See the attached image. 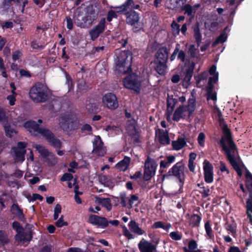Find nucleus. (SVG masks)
Here are the masks:
<instances>
[{
	"label": "nucleus",
	"mask_w": 252,
	"mask_h": 252,
	"mask_svg": "<svg viewBox=\"0 0 252 252\" xmlns=\"http://www.w3.org/2000/svg\"><path fill=\"white\" fill-rule=\"evenodd\" d=\"M223 135L220 141L222 150L226 156L227 159L238 175L241 176L242 172L239 165L241 158L238 154L237 146L232 140L231 133L226 125L223 126Z\"/></svg>",
	"instance_id": "f257e3e1"
},
{
	"label": "nucleus",
	"mask_w": 252,
	"mask_h": 252,
	"mask_svg": "<svg viewBox=\"0 0 252 252\" xmlns=\"http://www.w3.org/2000/svg\"><path fill=\"white\" fill-rule=\"evenodd\" d=\"M24 127L32 135L41 134L48 142L55 148H60L61 142L54 137L53 134L48 129L40 127L34 121H28L24 124Z\"/></svg>",
	"instance_id": "f03ea898"
},
{
	"label": "nucleus",
	"mask_w": 252,
	"mask_h": 252,
	"mask_svg": "<svg viewBox=\"0 0 252 252\" xmlns=\"http://www.w3.org/2000/svg\"><path fill=\"white\" fill-rule=\"evenodd\" d=\"M132 55L130 52L122 51L117 57L116 61L115 69L119 72L124 74L129 73L131 71V63L132 61Z\"/></svg>",
	"instance_id": "7ed1b4c3"
},
{
	"label": "nucleus",
	"mask_w": 252,
	"mask_h": 252,
	"mask_svg": "<svg viewBox=\"0 0 252 252\" xmlns=\"http://www.w3.org/2000/svg\"><path fill=\"white\" fill-rule=\"evenodd\" d=\"M29 95L35 102H43L48 98V89L41 83L35 84L30 90Z\"/></svg>",
	"instance_id": "20e7f679"
},
{
	"label": "nucleus",
	"mask_w": 252,
	"mask_h": 252,
	"mask_svg": "<svg viewBox=\"0 0 252 252\" xmlns=\"http://www.w3.org/2000/svg\"><path fill=\"white\" fill-rule=\"evenodd\" d=\"M59 124L63 130H67L69 127H73L72 125H74L75 128L78 124V118L76 115L73 113H67L61 117Z\"/></svg>",
	"instance_id": "39448f33"
},
{
	"label": "nucleus",
	"mask_w": 252,
	"mask_h": 252,
	"mask_svg": "<svg viewBox=\"0 0 252 252\" xmlns=\"http://www.w3.org/2000/svg\"><path fill=\"white\" fill-rule=\"evenodd\" d=\"M123 84L126 88L133 90L136 92L140 91L141 82L139 77L135 74L126 77L124 79Z\"/></svg>",
	"instance_id": "423d86ee"
},
{
	"label": "nucleus",
	"mask_w": 252,
	"mask_h": 252,
	"mask_svg": "<svg viewBox=\"0 0 252 252\" xmlns=\"http://www.w3.org/2000/svg\"><path fill=\"white\" fill-rule=\"evenodd\" d=\"M157 164L152 158L148 157L144 165V178L145 180H150L155 175Z\"/></svg>",
	"instance_id": "0eeeda50"
},
{
	"label": "nucleus",
	"mask_w": 252,
	"mask_h": 252,
	"mask_svg": "<svg viewBox=\"0 0 252 252\" xmlns=\"http://www.w3.org/2000/svg\"><path fill=\"white\" fill-rule=\"evenodd\" d=\"M106 28V20L104 18H102L99 23L91 29L89 32L91 39L92 41L96 40L98 37L102 33Z\"/></svg>",
	"instance_id": "6e6552de"
},
{
	"label": "nucleus",
	"mask_w": 252,
	"mask_h": 252,
	"mask_svg": "<svg viewBox=\"0 0 252 252\" xmlns=\"http://www.w3.org/2000/svg\"><path fill=\"white\" fill-rule=\"evenodd\" d=\"M184 171L185 166L182 162H178L174 165V177L179 186V191H180L184 183Z\"/></svg>",
	"instance_id": "1a4fd4ad"
},
{
	"label": "nucleus",
	"mask_w": 252,
	"mask_h": 252,
	"mask_svg": "<svg viewBox=\"0 0 252 252\" xmlns=\"http://www.w3.org/2000/svg\"><path fill=\"white\" fill-rule=\"evenodd\" d=\"M27 146L26 142H19L17 147L12 148V153L14 154L15 160L17 162H23L25 160L26 150L24 149Z\"/></svg>",
	"instance_id": "9d476101"
},
{
	"label": "nucleus",
	"mask_w": 252,
	"mask_h": 252,
	"mask_svg": "<svg viewBox=\"0 0 252 252\" xmlns=\"http://www.w3.org/2000/svg\"><path fill=\"white\" fill-rule=\"evenodd\" d=\"M103 104L108 108L115 109L118 106V102L115 94L112 93L105 94L102 98Z\"/></svg>",
	"instance_id": "9b49d317"
},
{
	"label": "nucleus",
	"mask_w": 252,
	"mask_h": 252,
	"mask_svg": "<svg viewBox=\"0 0 252 252\" xmlns=\"http://www.w3.org/2000/svg\"><path fill=\"white\" fill-rule=\"evenodd\" d=\"M92 154L95 156L102 157L106 154V149L99 136L95 137L93 142V150Z\"/></svg>",
	"instance_id": "f8f14e48"
},
{
	"label": "nucleus",
	"mask_w": 252,
	"mask_h": 252,
	"mask_svg": "<svg viewBox=\"0 0 252 252\" xmlns=\"http://www.w3.org/2000/svg\"><path fill=\"white\" fill-rule=\"evenodd\" d=\"M140 252H156V246L142 238L138 244Z\"/></svg>",
	"instance_id": "ddd939ff"
},
{
	"label": "nucleus",
	"mask_w": 252,
	"mask_h": 252,
	"mask_svg": "<svg viewBox=\"0 0 252 252\" xmlns=\"http://www.w3.org/2000/svg\"><path fill=\"white\" fill-rule=\"evenodd\" d=\"M89 222L97 225L100 228H105L108 225V221L104 217H99L96 215H91L89 219Z\"/></svg>",
	"instance_id": "4468645a"
},
{
	"label": "nucleus",
	"mask_w": 252,
	"mask_h": 252,
	"mask_svg": "<svg viewBox=\"0 0 252 252\" xmlns=\"http://www.w3.org/2000/svg\"><path fill=\"white\" fill-rule=\"evenodd\" d=\"M203 165L205 180L207 183H211L213 181V167L207 160H204Z\"/></svg>",
	"instance_id": "2eb2a0df"
},
{
	"label": "nucleus",
	"mask_w": 252,
	"mask_h": 252,
	"mask_svg": "<svg viewBox=\"0 0 252 252\" xmlns=\"http://www.w3.org/2000/svg\"><path fill=\"white\" fill-rule=\"evenodd\" d=\"M156 139L162 145H167L170 143L168 132L160 129L156 130Z\"/></svg>",
	"instance_id": "dca6fc26"
},
{
	"label": "nucleus",
	"mask_w": 252,
	"mask_h": 252,
	"mask_svg": "<svg viewBox=\"0 0 252 252\" xmlns=\"http://www.w3.org/2000/svg\"><path fill=\"white\" fill-rule=\"evenodd\" d=\"M126 21L128 24L131 26L138 25L139 17L138 14L134 11H130L126 13Z\"/></svg>",
	"instance_id": "f3484780"
},
{
	"label": "nucleus",
	"mask_w": 252,
	"mask_h": 252,
	"mask_svg": "<svg viewBox=\"0 0 252 252\" xmlns=\"http://www.w3.org/2000/svg\"><path fill=\"white\" fill-rule=\"evenodd\" d=\"M167 49L165 47H162L158 49L156 54V58L155 60L157 62L161 61L166 62L168 59Z\"/></svg>",
	"instance_id": "a211bd4d"
},
{
	"label": "nucleus",
	"mask_w": 252,
	"mask_h": 252,
	"mask_svg": "<svg viewBox=\"0 0 252 252\" xmlns=\"http://www.w3.org/2000/svg\"><path fill=\"white\" fill-rule=\"evenodd\" d=\"M129 229L133 233L137 234L138 235H142L145 233V231L141 229L138 223H137L135 220H130L128 224Z\"/></svg>",
	"instance_id": "6ab92c4d"
},
{
	"label": "nucleus",
	"mask_w": 252,
	"mask_h": 252,
	"mask_svg": "<svg viewBox=\"0 0 252 252\" xmlns=\"http://www.w3.org/2000/svg\"><path fill=\"white\" fill-rule=\"evenodd\" d=\"M166 63L165 62H157L156 60L154 61L155 69L159 74L162 75L165 72L167 67Z\"/></svg>",
	"instance_id": "aec40b11"
},
{
	"label": "nucleus",
	"mask_w": 252,
	"mask_h": 252,
	"mask_svg": "<svg viewBox=\"0 0 252 252\" xmlns=\"http://www.w3.org/2000/svg\"><path fill=\"white\" fill-rule=\"evenodd\" d=\"M31 236L29 233H18L15 236V239L20 244H23L26 242H28L31 239Z\"/></svg>",
	"instance_id": "412c9836"
},
{
	"label": "nucleus",
	"mask_w": 252,
	"mask_h": 252,
	"mask_svg": "<svg viewBox=\"0 0 252 252\" xmlns=\"http://www.w3.org/2000/svg\"><path fill=\"white\" fill-rule=\"evenodd\" d=\"M130 161V158L126 157L122 160L119 162L116 167L120 170L125 171L127 169Z\"/></svg>",
	"instance_id": "4be33fe9"
},
{
	"label": "nucleus",
	"mask_w": 252,
	"mask_h": 252,
	"mask_svg": "<svg viewBox=\"0 0 252 252\" xmlns=\"http://www.w3.org/2000/svg\"><path fill=\"white\" fill-rule=\"evenodd\" d=\"M187 111V107L185 106L179 107L174 112V121H179L181 118L186 116L185 113Z\"/></svg>",
	"instance_id": "5701e85b"
},
{
	"label": "nucleus",
	"mask_w": 252,
	"mask_h": 252,
	"mask_svg": "<svg viewBox=\"0 0 252 252\" xmlns=\"http://www.w3.org/2000/svg\"><path fill=\"white\" fill-rule=\"evenodd\" d=\"M96 201H97L102 206L106 208L108 211H110L112 208L111 200L108 198H101L96 197Z\"/></svg>",
	"instance_id": "b1692460"
},
{
	"label": "nucleus",
	"mask_w": 252,
	"mask_h": 252,
	"mask_svg": "<svg viewBox=\"0 0 252 252\" xmlns=\"http://www.w3.org/2000/svg\"><path fill=\"white\" fill-rule=\"evenodd\" d=\"M87 18L85 16L81 17V20L79 17H77V21L76 22L77 26L85 29L89 28L92 25L89 23V20H88Z\"/></svg>",
	"instance_id": "393cba45"
},
{
	"label": "nucleus",
	"mask_w": 252,
	"mask_h": 252,
	"mask_svg": "<svg viewBox=\"0 0 252 252\" xmlns=\"http://www.w3.org/2000/svg\"><path fill=\"white\" fill-rule=\"evenodd\" d=\"M172 99H167V108L166 113L167 120L168 122H171L173 120V115L172 114L173 112V105L171 104Z\"/></svg>",
	"instance_id": "a878e982"
},
{
	"label": "nucleus",
	"mask_w": 252,
	"mask_h": 252,
	"mask_svg": "<svg viewBox=\"0 0 252 252\" xmlns=\"http://www.w3.org/2000/svg\"><path fill=\"white\" fill-rule=\"evenodd\" d=\"M11 212L12 214L17 216V217L23 220L24 219V216L22 210L19 208L17 204H13L11 207Z\"/></svg>",
	"instance_id": "bb28decb"
},
{
	"label": "nucleus",
	"mask_w": 252,
	"mask_h": 252,
	"mask_svg": "<svg viewBox=\"0 0 252 252\" xmlns=\"http://www.w3.org/2000/svg\"><path fill=\"white\" fill-rule=\"evenodd\" d=\"M99 182L104 186L111 187L113 186L112 182L109 178L106 175H100L98 177Z\"/></svg>",
	"instance_id": "cd10ccee"
},
{
	"label": "nucleus",
	"mask_w": 252,
	"mask_h": 252,
	"mask_svg": "<svg viewBox=\"0 0 252 252\" xmlns=\"http://www.w3.org/2000/svg\"><path fill=\"white\" fill-rule=\"evenodd\" d=\"M186 107H187V111L189 112V114H191L194 111L195 108V99L193 96L189 98L188 106Z\"/></svg>",
	"instance_id": "c85d7f7f"
},
{
	"label": "nucleus",
	"mask_w": 252,
	"mask_h": 252,
	"mask_svg": "<svg viewBox=\"0 0 252 252\" xmlns=\"http://www.w3.org/2000/svg\"><path fill=\"white\" fill-rule=\"evenodd\" d=\"M34 148H35L38 153L44 158L47 157L51 153L45 147L40 145H35L34 146Z\"/></svg>",
	"instance_id": "c756f323"
},
{
	"label": "nucleus",
	"mask_w": 252,
	"mask_h": 252,
	"mask_svg": "<svg viewBox=\"0 0 252 252\" xmlns=\"http://www.w3.org/2000/svg\"><path fill=\"white\" fill-rule=\"evenodd\" d=\"M186 144L184 138H179L176 141H174V150H180L185 146Z\"/></svg>",
	"instance_id": "7c9ffc66"
},
{
	"label": "nucleus",
	"mask_w": 252,
	"mask_h": 252,
	"mask_svg": "<svg viewBox=\"0 0 252 252\" xmlns=\"http://www.w3.org/2000/svg\"><path fill=\"white\" fill-rule=\"evenodd\" d=\"M194 8L192 7L189 4H185L184 6L183 10H184L185 12V14H187L188 15L190 16L191 18H193L195 15V12L194 11Z\"/></svg>",
	"instance_id": "2f4dec72"
},
{
	"label": "nucleus",
	"mask_w": 252,
	"mask_h": 252,
	"mask_svg": "<svg viewBox=\"0 0 252 252\" xmlns=\"http://www.w3.org/2000/svg\"><path fill=\"white\" fill-rule=\"evenodd\" d=\"M194 31V36L195 39V41L198 44V46H199V44L201 42V34L200 32V30L199 29V27L196 26L194 27L193 29Z\"/></svg>",
	"instance_id": "473e14b6"
},
{
	"label": "nucleus",
	"mask_w": 252,
	"mask_h": 252,
	"mask_svg": "<svg viewBox=\"0 0 252 252\" xmlns=\"http://www.w3.org/2000/svg\"><path fill=\"white\" fill-rule=\"evenodd\" d=\"M197 248V244L194 240H192L189 243V249H185V252H201L199 250L195 251Z\"/></svg>",
	"instance_id": "72a5a7b5"
},
{
	"label": "nucleus",
	"mask_w": 252,
	"mask_h": 252,
	"mask_svg": "<svg viewBox=\"0 0 252 252\" xmlns=\"http://www.w3.org/2000/svg\"><path fill=\"white\" fill-rule=\"evenodd\" d=\"M201 218L198 215H193L190 218V223L192 226H198L199 224Z\"/></svg>",
	"instance_id": "f704fd0d"
},
{
	"label": "nucleus",
	"mask_w": 252,
	"mask_h": 252,
	"mask_svg": "<svg viewBox=\"0 0 252 252\" xmlns=\"http://www.w3.org/2000/svg\"><path fill=\"white\" fill-rule=\"evenodd\" d=\"M138 197L135 195H131L130 198H128V208H131L134 205L138 203Z\"/></svg>",
	"instance_id": "c9c22d12"
},
{
	"label": "nucleus",
	"mask_w": 252,
	"mask_h": 252,
	"mask_svg": "<svg viewBox=\"0 0 252 252\" xmlns=\"http://www.w3.org/2000/svg\"><path fill=\"white\" fill-rule=\"evenodd\" d=\"M46 158H47V162L50 166H54L58 162L57 158L51 153Z\"/></svg>",
	"instance_id": "e433bc0d"
},
{
	"label": "nucleus",
	"mask_w": 252,
	"mask_h": 252,
	"mask_svg": "<svg viewBox=\"0 0 252 252\" xmlns=\"http://www.w3.org/2000/svg\"><path fill=\"white\" fill-rule=\"evenodd\" d=\"M173 161V157L169 156L165 159L164 160H162L160 162V167L162 168H166L168 167Z\"/></svg>",
	"instance_id": "4c0bfd02"
},
{
	"label": "nucleus",
	"mask_w": 252,
	"mask_h": 252,
	"mask_svg": "<svg viewBox=\"0 0 252 252\" xmlns=\"http://www.w3.org/2000/svg\"><path fill=\"white\" fill-rule=\"evenodd\" d=\"M4 129L6 136L10 137L13 136L16 133V130L10 126H5Z\"/></svg>",
	"instance_id": "58836bf2"
},
{
	"label": "nucleus",
	"mask_w": 252,
	"mask_h": 252,
	"mask_svg": "<svg viewBox=\"0 0 252 252\" xmlns=\"http://www.w3.org/2000/svg\"><path fill=\"white\" fill-rule=\"evenodd\" d=\"M227 36L225 34V32L222 33L215 41L213 43V45L214 46H216L217 44L219 43H222L226 41Z\"/></svg>",
	"instance_id": "ea45409f"
},
{
	"label": "nucleus",
	"mask_w": 252,
	"mask_h": 252,
	"mask_svg": "<svg viewBox=\"0 0 252 252\" xmlns=\"http://www.w3.org/2000/svg\"><path fill=\"white\" fill-rule=\"evenodd\" d=\"M106 130L111 134L114 133L116 134H118L120 130L119 127L115 126H108L106 128Z\"/></svg>",
	"instance_id": "a19ab883"
},
{
	"label": "nucleus",
	"mask_w": 252,
	"mask_h": 252,
	"mask_svg": "<svg viewBox=\"0 0 252 252\" xmlns=\"http://www.w3.org/2000/svg\"><path fill=\"white\" fill-rule=\"evenodd\" d=\"M120 204L125 207L128 208V198L125 194H122L120 197Z\"/></svg>",
	"instance_id": "79ce46f5"
},
{
	"label": "nucleus",
	"mask_w": 252,
	"mask_h": 252,
	"mask_svg": "<svg viewBox=\"0 0 252 252\" xmlns=\"http://www.w3.org/2000/svg\"><path fill=\"white\" fill-rule=\"evenodd\" d=\"M247 210L248 212L252 213V190H250V194L249 198L248 199L246 202Z\"/></svg>",
	"instance_id": "37998d69"
},
{
	"label": "nucleus",
	"mask_w": 252,
	"mask_h": 252,
	"mask_svg": "<svg viewBox=\"0 0 252 252\" xmlns=\"http://www.w3.org/2000/svg\"><path fill=\"white\" fill-rule=\"evenodd\" d=\"M123 231L124 235L128 239H132L134 238V236L131 232L127 228V227L124 225L122 226Z\"/></svg>",
	"instance_id": "c03bdc74"
},
{
	"label": "nucleus",
	"mask_w": 252,
	"mask_h": 252,
	"mask_svg": "<svg viewBox=\"0 0 252 252\" xmlns=\"http://www.w3.org/2000/svg\"><path fill=\"white\" fill-rule=\"evenodd\" d=\"M133 5H134V1L132 0H127L123 4V5L119 8L122 10H125L128 8H132Z\"/></svg>",
	"instance_id": "a18cd8bd"
},
{
	"label": "nucleus",
	"mask_w": 252,
	"mask_h": 252,
	"mask_svg": "<svg viewBox=\"0 0 252 252\" xmlns=\"http://www.w3.org/2000/svg\"><path fill=\"white\" fill-rule=\"evenodd\" d=\"M62 211V207L61 206L58 204H57L54 208V219L57 220L59 218V214L61 213Z\"/></svg>",
	"instance_id": "49530a36"
},
{
	"label": "nucleus",
	"mask_w": 252,
	"mask_h": 252,
	"mask_svg": "<svg viewBox=\"0 0 252 252\" xmlns=\"http://www.w3.org/2000/svg\"><path fill=\"white\" fill-rule=\"evenodd\" d=\"M86 108L90 112H95L97 109L96 104L93 103L87 104L86 105Z\"/></svg>",
	"instance_id": "de8ad7c7"
},
{
	"label": "nucleus",
	"mask_w": 252,
	"mask_h": 252,
	"mask_svg": "<svg viewBox=\"0 0 252 252\" xmlns=\"http://www.w3.org/2000/svg\"><path fill=\"white\" fill-rule=\"evenodd\" d=\"M73 179V175L69 173H64L61 179V181H70Z\"/></svg>",
	"instance_id": "09e8293b"
},
{
	"label": "nucleus",
	"mask_w": 252,
	"mask_h": 252,
	"mask_svg": "<svg viewBox=\"0 0 252 252\" xmlns=\"http://www.w3.org/2000/svg\"><path fill=\"white\" fill-rule=\"evenodd\" d=\"M0 241L3 244L7 243L9 241L5 232L2 231H0Z\"/></svg>",
	"instance_id": "8fccbe9b"
},
{
	"label": "nucleus",
	"mask_w": 252,
	"mask_h": 252,
	"mask_svg": "<svg viewBox=\"0 0 252 252\" xmlns=\"http://www.w3.org/2000/svg\"><path fill=\"white\" fill-rule=\"evenodd\" d=\"M56 225L57 227H61L63 226L67 225V223L66 222L64 221L63 217V216H62L56 222Z\"/></svg>",
	"instance_id": "3c124183"
},
{
	"label": "nucleus",
	"mask_w": 252,
	"mask_h": 252,
	"mask_svg": "<svg viewBox=\"0 0 252 252\" xmlns=\"http://www.w3.org/2000/svg\"><path fill=\"white\" fill-rule=\"evenodd\" d=\"M205 134L203 132H200L197 137V141L199 145L201 146H204L205 141Z\"/></svg>",
	"instance_id": "603ef678"
},
{
	"label": "nucleus",
	"mask_w": 252,
	"mask_h": 252,
	"mask_svg": "<svg viewBox=\"0 0 252 252\" xmlns=\"http://www.w3.org/2000/svg\"><path fill=\"white\" fill-rule=\"evenodd\" d=\"M117 15L115 11L114 10H110L108 12L107 17V19L109 22H111L113 18H116Z\"/></svg>",
	"instance_id": "864d4df0"
},
{
	"label": "nucleus",
	"mask_w": 252,
	"mask_h": 252,
	"mask_svg": "<svg viewBox=\"0 0 252 252\" xmlns=\"http://www.w3.org/2000/svg\"><path fill=\"white\" fill-rule=\"evenodd\" d=\"M200 193L202 194L203 197L206 198L209 196V192L210 189L208 188H205L204 187H200Z\"/></svg>",
	"instance_id": "5fc2aeb1"
},
{
	"label": "nucleus",
	"mask_w": 252,
	"mask_h": 252,
	"mask_svg": "<svg viewBox=\"0 0 252 252\" xmlns=\"http://www.w3.org/2000/svg\"><path fill=\"white\" fill-rule=\"evenodd\" d=\"M197 52V49L195 48V46L193 45H191L189 50V53L190 56L192 57H195L196 56Z\"/></svg>",
	"instance_id": "6e6d98bb"
},
{
	"label": "nucleus",
	"mask_w": 252,
	"mask_h": 252,
	"mask_svg": "<svg viewBox=\"0 0 252 252\" xmlns=\"http://www.w3.org/2000/svg\"><path fill=\"white\" fill-rule=\"evenodd\" d=\"M13 228L15 230L17 233L21 232L22 230V227L21 226L20 223L17 221H14L13 223Z\"/></svg>",
	"instance_id": "4d7b16f0"
},
{
	"label": "nucleus",
	"mask_w": 252,
	"mask_h": 252,
	"mask_svg": "<svg viewBox=\"0 0 252 252\" xmlns=\"http://www.w3.org/2000/svg\"><path fill=\"white\" fill-rule=\"evenodd\" d=\"M205 228L207 235L211 237L212 235V228L209 222H207L205 224Z\"/></svg>",
	"instance_id": "13d9d810"
},
{
	"label": "nucleus",
	"mask_w": 252,
	"mask_h": 252,
	"mask_svg": "<svg viewBox=\"0 0 252 252\" xmlns=\"http://www.w3.org/2000/svg\"><path fill=\"white\" fill-rule=\"evenodd\" d=\"M213 76L209 78V84L210 85L211 83H216L218 80L219 74L218 73L212 75Z\"/></svg>",
	"instance_id": "bf43d9fd"
},
{
	"label": "nucleus",
	"mask_w": 252,
	"mask_h": 252,
	"mask_svg": "<svg viewBox=\"0 0 252 252\" xmlns=\"http://www.w3.org/2000/svg\"><path fill=\"white\" fill-rule=\"evenodd\" d=\"M178 53V59L181 60L183 62H185L186 58V54L185 52L182 50H180Z\"/></svg>",
	"instance_id": "052dcab7"
},
{
	"label": "nucleus",
	"mask_w": 252,
	"mask_h": 252,
	"mask_svg": "<svg viewBox=\"0 0 252 252\" xmlns=\"http://www.w3.org/2000/svg\"><path fill=\"white\" fill-rule=\"evenodd\" d=\"M163 227V223L161 221H157L154 223L152 226V228L154 229H157L162 228Z\"/></svg>",
	"instance_id": "680f3d73"
},
{
	"label": "nucleus",
	"mask_w": 252,
	"mask_h": 252,
	"mask_svg": "<svg viewBox=\"0 0 252 252\" xmlns=\"http://www.w3.org/2000/svg\"><path fill=\"white\" fill-rule=\"evenodd\" d=\"M43 199V197L40 195L36 193L33 194L32 196L31 200L32 201L38 200L40 201H42Z\"/></svg>",
	"instance_id": "e2e57ef3"
},
{
	"label": "nucleus",
	"mask_w": 252,
	"mask_h": 252,
	"mask_svg": "<svg viewBox=\"0 0 252 252\" xmlns=\"http://www.w3.org/2000/svg\"><path fill=\"white\" fill-rule=\"evenodd\" d=\"M22 54L20 51H15L12 55V60L14 61L18 60L21 57Z\"/></svg>",
	"instance_id": "0e129e2a"
},
{
	"label": "nucleus",
	"mask_w": 252,
	"mask_h": 252,
	"mask_svg": "<svg viewBox=\"0 0 252 252\" xmlns=\"http://www.w3.org/2000/svg\"><path fill=\"white\" fill-rule=\"evenodd\" d=\"M220 169L221 172L226 171L227 174L229 173L228 170L227 169L225 164L222 161H220Z\"/></svg>",
	"instance_id": "69168bd1"
},
{
	"label": "nucleus",
	"mask_w": 252,
	"mask_h": 252,
	"mask_svg": "<svg viewBox=\"0 0 252 252\" xmlns=\"http://www.w3.org/2000/svg\"><path fill=\"white\" fill-rule=\"evenodd\" d=\"M66 23H67V25H66L67 28L69 30H71L72 28V26H73V23H72V19L69 17L67 18H66Z\"/></svg>",
	"instance_id": "338daca9"
},
{
	"label": "nucleus",
	"mask_w": 252,
	"mask_h": 252,
	"mask_svg": "<svg viewBox=\"0 0 252 252\" xmlns=\"http://www.w3.org/2000/svg\"><path fill=\"white\" fill-rule=\"evenodd\" d=\"M246 176L247 178H250L249 180L248 181V184H249L252 188V175L250 172L247 171L246 173Z\"/></svg>",
	"instance_id": "774afa93"
}]
</instances>
